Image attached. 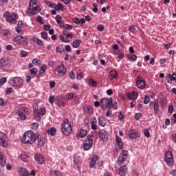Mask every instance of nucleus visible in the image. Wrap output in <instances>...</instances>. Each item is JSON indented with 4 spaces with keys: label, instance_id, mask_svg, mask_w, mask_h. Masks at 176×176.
<instances>
[{
    "label": "nucleus",
    "instance_id": "nucleus-44",
    "mask_svg": "<svg viewBox=\"0 0 176 176\" xmlns=\"http://www.w3.org/2000/svg\"><path fill=\"white\" fill-rule=\"evenodd\" d=\"M50 174H51V175H53V174H55V175L56 176H63L61 173H60V171L58 170H50Z\"/></svg>",
    "mask_w": 176,
    "mask_h": 176
},
{
    "label": "nucleus",
    "instance_id": "nucleus-25",
    "mask_svg": "<svg viewBox=\"0 0 176 176\" xmlns=\"http://www.w3.org/2000/svg\"><path fill=\"white\" fill-rule=\"evenodd\" d=\"M86 135H87V130L81 129L78 131L76 137L77 138H83Z\"/></svg>",
    "mask_w": 176,
    "mask_h": 176
},
{
    "label": "nucleus",
    "instance_id": "nucleus-56",
    "mask_svg": "<svg viewBox=\"0 0 176 176\" xmlns=\"http://www.w3.org/2000/svg\"><path fill=\"white\" fill-rule=\"evenodd\" d=\"M20 54H21V57H27V56H28V52L24 51V50H22L20 52Z\"/></svg>",
    "mask_w": 176,
    "mask_h": 176
},
{
    "label": "nucleus",
    "instance_id": "nucleus-22",
    "mask_svg": "<svg viewBox=\"0 0 176 176\" xmlns=\"http://www.w3.org/2000/svg\"><path fill=\"white\" fill-rule=\"evenodd\" d=\"M34 159L36 163H38V164H43V163H45V158L41 154H36L34 156Z\"/></svg>",
    "mask_w": 176,
    "mask_h": 176
},
{
    "label": "nucleus",
    "instance_id": "nucleus-49",
    "mask_svg": "<svg viewBox=\"0 0 176 176\" xmlns=\"http://www.w3.org/2000/svg\"><path fill=\"white\" fill-rule=\"evenodd\" d=\"M32 64H34V65H41V60L39 59H36V58H34L32 60Z\"/></svg>",
    "mask_w": 176,
    "mask_h": 176
},
{
    "label": "nucleus",
    "instance_id": "nucleus-54",
    "mask_svg": "<svg viewBox=\"0 0 176 176\" xmlns=\"http://www.w3.org/2000/svg\"><path fill=\"white\" fill-rule=\"evenodd\" d=\"M76 76L75 75V72H74V71H71L69 74V78L72 80H74V79H75Z\"/></svg>",
    "mask_w": 176,
    "mask_h": 176
},
{
    "label": "nucleus",
    "instance_id": "nucleus-20",
    "mask_svg": "<svg viewBox=\"0 0 176 176\" xmlns=\"http://www.w3.org/2000/svg\"><path fill=\"white\" fill-rule=\"evenodd\" d=\"M153 104L154 113H155V115H157V113H159V109H160L159 100L155 99L154 102H151L150 103V105H152Z\"/></svg>",
    "mask_w": 176,
    "mask_h": 176
},
{
    "label": "nucleus",
    "instance_id": "nucleus-36",
    "mask_svg": "<svg viewBox=\"0 0 176 176\" xmlns=\"http://www.w3.org/2000/svg\"><path fill=\"white\" fill-rule=\"evenodd\" d=\"M116 76H118V72L116 71H111L109 73V79H115V78H116Z\"/></svg>",
    "mask_w": 176,
    "mask_h": 176
},
{
    "label": "nucleus",
    "instance_id": "nucleus-11",
    "mask_svg": "<svg viewBox=\"0 0 176 176\" xmlns=\"http://www.w3.org/2000/svg\"><path fill=\"white\" fill-rule=\"evenodd\" d=\"M164 162L168 166H173L174 164V158L173 157V153L168 151L164 155Z\"/></svg>",
    "mask_w": 176,
    "mask_h": 176
},
{
    "label": "nucleus",
    "instance_id": "nucleus-1",
    "mask_svg": "<svg viewBox=\"0 0 176 176\" xmlns=\"http://www.w3.org/2000/svg\"><path fill=\"white\" fill-rule=\"evenodd\" d=\"M60 131L64 135H70L72 133V124L68 118H65L60 126Z\"/></svg>",
    "mask_w": 176,
    "mask_h": 176
},
{
    "label": "nucleus",
    "instance_id": "nucleus-47",
    "mask_svg": "<svg viewBox=\"0 0 176 176\" xmlns=\"http://www.w3.org/2000/svg\"><path fill=\"white\" fill-rule=\"evenodd\" d=\"M150 102H151V98L148 96L146 95L144 96V104L146 105L147 104H149Z\"/></svg>",
    "mask_w": 176,
    "mask_h": 176
},
{
    "label": "nucleus",
    "instance_id": "nucleus-43",
    "mask_svg": "<svg viewBox=\"0 0 176 176\" xmlns=\"http://www.w3.org/2000/svg\"><path fill=\"white\" fill-rule=\"evenodd\" d=\"M59 38L63 43H69V39L68 38H65L63 35H60Z\"/></svg>",
    "mask_w": 176,
    "mask_h": 176
},
{
    "label": "nucleus",
    "instance_id": "nucleus-48",
    "mask_svg": "<svg viewBox=\"0 0 176 176\" xmlns=\"http://www.w3.org/2000/svg\"><path fill=\"white\" fill-rule=\"evenodd\" d=\"M75 98V93L71 92L69 94H67V100H74V98Z\"/></svg>",
    "mask_w": 176,
    "mask_h": 176
},
{
    "label": "nucleus",
    "instance_id": "nucleus-32",
    "mask_svg": "<svg viewBox=\"0 0 176 176\" xmlns=\"http://www.w3.org/2000/svg\"><path fill=\"white\" fill-rule=\"evenodd\" d=\"M80 43H82V40H80V39L75 40L72 43V46L74 49H78V47H79L80 46Z\"/></svg>",
    "mask_w": 176,
    "mask_h": 176
},
{
    "label": "nucleus",
    "instance_id": "nucleus-38",
    "mask_svg": "<svg viewBox=\"0 0 176 176\" xmlns=\"http://www.w3.org/2000/svg\"><path fill=\"white\" fill-rule=\"evenodd\" d=\"M88 85L91 87H96V86H97V81L95 80L94 78H89Z\"/></svg>",
    "mask_w": 176,
    "mask_h": 176
},
{
    "label": "nucleus",
    "instance_id": "nucleus-63",
    "mask_svg": "<svg viewBox=\"0 0 176 176\" xmlns=\"http://www.w3.org/2000/svg\"><path fill=\"white\" fill-rule=\"evenodd\" d=\"M37 21L40 23V24H43V18L42 16H39L37 17Z\"/></svg>",
    "mask_w": 176,
    "mask_h": 176
},
{
    "label": "nucleus",
    "instance_id": "nucleus-19",
    "mask_svg": "<svg viewBox=\"0 0 176 176\" xmlns=\"http://www.w3.org/2000/svg\"><path fill=\"white\" fill-rule=\"evenodd\" d=\"M55 71H57L58 74H60V75L62 76H64V75L67 74V69L63 64L58 65V67L55 69Z\"/></svg>",
    "mask_w": 176,
    "mask_h": 176
},
{
    "label": "nucleus",
    "instance_id": "nucleus-10",
    "mask_svg": "<svg viewBox=\"0 0 176 176\" xmlns=\"http://www.w3.org/2000/svg\"><path fill=\"white\" fill-rule=\"evenodd\" d=\"M23 80L20 77H12L9 79L8 84L10 86H12L13 87H17V86H20L21 85Z\"/></svg>",
    "mask_w": 176,
    "mask_h": 176
},
{
    "label": "nucleus",
    "instance_id": "nucleus-64",
    "mask_svg": "<svg viewBox=\"0 0 176 176\" xmlns=\"http://www.w3.org/2000/svg\"><path fill=\"white\" fill-rule=\"evenodd\" d=\"M10 93H13V88L12 87H8L6 89V94H10Z\"/></svg>",
    "mask_w": 176,
    "mask_h": 176
},
{
    "label": "nucleus",
    "instance_id": "nucleus-15",
    "mask_svg": "<svg viewBox=\"0 0 176 176\" xmlns=\"http://www.w3.org/2000/svg\"><path fill=\"white\" fill-rule=\"evenodd\" d=\"M128 137L130 140H135L140 137V132L137 129H130L128 132Z\"/></svg>",
    "mask_w": 176,
    "mask_h": 176
},
{
    "label": "nucleus",
    "instance_id": "nucleus-2",
    "mask_svg": "<svg viewBox=\"0 0 176 176\" xmlns=\"http://www.w3.org/2000/svg\"><path fill=\"white\" fill-rule=\"evenodd\" d=\"M38 9L39 6H38L36 0H31L29 3V6L26 10V13L29 17H32V16H35V14L38 13Z\"/></svg>",
    "mask_w": 176,
    "mask_h": 176
},
{
    "label": "nucleus",
    "instance_id": "nucleus-28",
    "mask_svg": "<svg viewBox=\"0 0 176 176\" xmlns=\"http://www.w3.org/2000/svg\"><path fill=\"white\" fill-rule=\"evenodd\" d=\"M72 28H74V26L69 24H65V30L63 32V35H67V33L69 32V31H72Z\"/></svg>",
    "mask_w": 176,
    "mask_h": 176
},
{
    "label": "nucleus",
    "instance_id": "nucleus-21",
    "mask_svg": "<svg viewBox=\"0 0 176 176\" xmlns=\"http://www.w3.org/2000/svg\"><path fill=\"white\" fill-rule=\"evenodd\" d=\"M99 138L102 141H105V140H108V133L105 130H100L99 131Z\"/></svg>",
    "mask_w": 176,
    "mask_h": 176
},
{
    "label": "nucleus",
    "instance_id": "nucleus-6",
    "mask_svg": "<svg viewBox=\"0 0 176 176\" xmlns=\"http://www.w3.org/2000/svg\"><path fill=\"white\" fill-rule=\"evenodd\" d=\"M46 113V108L41 107L40 109L34 108V111H33V116L35 120L39 122L41 120V117L43 116Z\"/></svg>",
    "mask_w": 176,
    "mask_h": 176
},
{
    "label": "nucleus",
    "instance_id": "nucleus-60",
    "mask_svg": "<svg viewBox=\"0 0 176 176\" xmlns=\"http://www.w3.org/2000/svg\"><path fill=\"white\" fill-rule=\"evenodd\" d=\"M123 119H124V116H123V114L122 113V111H120L118 115V120L122 122V120H123Z\"/></svg>",
    "mask_w": 176,
    "mask_h": 176
},
{
    "label": "nucleus",
    "instance_id": "nucleus-50",
    "mask_svg": "<svg viewBox=\"0 0 176 176\" xmlns=\"http://www.w3.org/2000/svg\"><path fill=\"white\" fill-rule=\"evenodd\" d=\"M55 100L56 98L54 97V96H50L48 98V102H50V104H54Z\"/></svg>",
    "mask_w": 176,
    "mask_h": 176
},
{
    "label": "nucleus",
    "instance_id": "nucleus-35",
    "mask_svg": "<svg viewBox=\"0 0 176 176\" xmlns=\"http://www.w3.org/2000/svg\"><path fill=\"white\" fill-rule=\"evenodd\" d=\"M57 131V129H56V127H52V128H49L47 129V134H49V135H54V134H56V131Z\"/></svg>",
    "mask_w": 176,
    "mask_h": 176
},
{
    "label": "nucleus",
    "instance_id": "nucleus-12",
    "mask_svg": "<svg viewBox=\"0 0 176 176\" xmlns=\"http://www.w3.org/2000/svg\"><path fill=\"white\" fill-rule=\"evenodd\" d=\"M37 142H38V146L39 148H42L46 144V135L44 133H40L38 134L37 137Z\"/></svg>",
    "mask_w": 176,
    "mask_h": 176
},
{
    "label": "nucleus",
    "instance_id": "nucleus-55",
    "mask_svg": "<svg viewBox=\"0 0 176 176\" xmlns=\"http://www.w3.org/2000/svg\"><path fill=\"white\" fill-rule=\"evenodd\" d=\"M15 31L17 32V34H23V30L20 26H16L15 28Z\"/></svg>",
    "mask_w": 176,
    "mask_h": 176
},
{
    "label": "nucleus",
    "instance_id": "nucleus-24",
    "mask_svg": "<svg viewBox=\"0 0 176 176\" xmlns=\"http://www.w3.org/2000/svg\"><path fill=\"white\" fill-rule=\"evenodd\" d=\"M116 142L117 144V146L119 147V149H123V145L124 144V143H123V140H122V138H120L119 135H116Z\"/></svg>",
    "mask_w": 176,
    "mask_h": 176
},
{
    "label": "nucleus",
    "instance_id": "nucleus-61",
    "mask_svg": "<svg viewBox=\"0 0 176 176\" xmlns=\"http://www.w3.org/2000/svg\"><path fill=\"white\" fill-rule=\"evenodd\" d=\"M77 80H82L83 79V73H80V74H78L76 76Z\"/></svg>",
    "mask_w": 176,
    "mask_h": 176
},
{
    "label": "nucleus",
    "instance_id": "nucleus-7",
    "mask_svg": "<svg viewBox=\"0 0 176 176\" xmlns=\"http://www.w3.org/2000/svg\"><path fill=\"white\" fill-rule=\"evenodd\" d=\"M13 42L14 43H16V45H23L25 46H27L28 45V39L27 37H24L21 35H18L13 38Z\"/></svg>",
    "mask_w": 176,
    "mask_h": 176
},
{
    "label": "nucleus",
    "instance_id": "nucleus-3",
    "mask_svg": "<svg viewBox=\"0 0 176 176\" xmlns=\"http://www.w3.org/2000/svg\"><path fill=\"white\" fill-rule=\"evenodd\" d=\"M36 140V136L32 131H28L23 133L22 142L24 144H34Z\"/></svg>",
    "mask_w": 176,
    "mask_h": 176
},
{
    "label": "nucleus",
    "instance_id": "nucleus-62",
    "mask_svg": "<svg viewBox=\"0 0 176 176\" xmlns=\"http://www.w3.org/2000/svg\"><path fill=\"white\" fill-rule=\"evenodd\" d=\"M6 78L3 77V78H1L0 79V85H5V83H6Z\"/></svg>",
    "mask_w": 176,
    "mask_h": 176
},
{
    "label": "nucleus",
    "instance_id": "nucleus-34",
    "mask_svg": "<svg viewBox=\"0 0 176 176\" xmlns=\"http://www.w3.org/2000/svg\"><path fill=\"white\" fill-rule=\"evenodd\" d=\"M32 41L38 46H43V41L39 39L38 38L34 37L32 38Z\"/></svg>",
    "mask_w": 176,
    "mask_h": 176
},
{
    "label": "nucleus",
    "instance_id": "nucleus-18",
    "mask_svg": "<svg viewBox=\"0 0 176 176\" xmlns=\"http://www.w3.org/2000/svg\"><path fill=\"white\" fill-rule=\"evenodd\" d=\"M98 159H100V157H98V155H95L89 159L90 168H94L96 164H97V161L98 160Z\"/></svg>",
    "mask_w": 176,
    "mask_h": 176
},
{
    "label": "nucleus",
    "instance_id": "nucleus-41",
    "mask_svg": "<svg viewBox=\"0 0 176 176\" xmlns=\"http://www.w3.org/2000/svg\"><path fill=\"white\" fill-rule=\"evenodd\" d=\"M128 59L129 61H137V56L135 54H128Z\"/></svg>",
    "mask_w": 176,
    "mask_h": 176
},
{
    "label": "nucleus",
    "instance_id": "nucleus-29",
    "mask_svg": "<svg viewBox=\"0 0 176 176\" xmlns=\"http://www.w3.org/2000/svg\"><path fill=\"white\" fill-rule=\"evenodd\" d=\"M91 128L92 130H97V118L96 117L91 120Z\"/></svg>",
    "mask_w": 176,
    "mask_h": 176
},
{
    "label": "nucleus",
    "instance_id": "nucleus-27",
    "mask_svg": "<svg viewBox=\"0 0 176 176\" xmlns=\"http://www.w3.org/2000/svg\"><path fill=\"white\" fill-rule=\"evenodd\" d=\"M126 97H128V98H129V100H137L138 97V93L133 91L132 93H128L126 94Z\"/></svg>",
    "mask_w": 176,
    "mask_h": 176
},
{
    "label": "nucleus",
    "instance_id": "nucleus-33",
    "mask_svg": "<svg viewBox=\"0 0 176 176\" xmlns=\"http://www.w3.org/2000/svg\"><path fill=\"white\" fill-rule=\"evenodd\" d=\"M79 164H80L79 157L74 156V166L75 167V168H78V170H79Z\"/></svg>",
    "mask_w": 176,
    "mask_h": 176
},
{
    "label": "nucleus",
    "instance_id": "nucleus-16",
    "mask_svg": "<svg viewBox=\"0 0 176 176\" xmlns=\"http://www.w3.org/2000/svg\"><path fill=\"white\" fill-rule=\"evenodd\" d=\"M8 136L3 132H0V146H8Z\"/></svg>",
    "mask_w": 176,
    "mask_h": 176
},
{
    "label": "nucleus",
    "instance_id": "nucleus-37",
    "mask_svg": "<svg viewBox=\"0 0 176 176\" xmlns=\"http://www.w3.org/2000/svg\"><path fill=\"white\" fill-rule=\"evenodd\" d=\"M19 157L23 160V162H28V159H30V157L27 155L25 153H22Z\"/></svg>",
    "mask_w": 176,
    "mask_h": 176
},
{
    "label": "nucleus",
    "instance_id": "nucleus-53",
    "mask_svg": "<svg viewBox=\"0 0 176 176\" xmlns=\"http://www.w3.org/2000/svg\"><path fill=\"white\" fill-rule=\"evenodd\" d=\"M144 134L147 138H149V137H151V133H149V130H148V129L144 130Z\"/></svg>",
    "mask_w": 176,
    "mask_h": 176
},
{
    "label": "nucleus",
    "instance_id": "nucleus-4",
    "mask_svg": "<svg viewBox=\"0 0 176 176\" xmlns=\"http://www.w3.org/2000/svg\"><path fill=\"white\" fill-rule=\"evenodd\" d=\"M3 17L6 19L7 23L9 24H16L17 23V19L19 18V15L17 14L12 13L9 12H6L3 14Z\"/></svg>",
    "mask_w": 176,
    "mask_h": 176
},
{
    "label": "nucleus",
    "instance_id": "nucleus-31",
    "mask_svg": "<svg viewBox=\"0 0 176 176\" xmlns=\"http://www.w3.org/2000/svg\"><path fill=\"white\" fill-rule=\"evenodd\" d=\"M98 123L102 127H105L107 123L105 122V118L102 116H99L98 118Z\"/></svg>",
    "mask_w": 176,
    "mask_h": 176
},
{
    "label": "nucleus",
    "instance_id": "nucleus-45",
    "mask_svg": "<svg viewBox=\"0 0 176 176\" xmlns=\"http://www.w3.org/2000/svg\"><path fill=\"white\" fill-rule=\"evenodd\" d=\"M56 53H63V52H65V50H64V47H63V46L59 45L56 47Z\"/></svg>",
    "mask_w": 176,
    "mask_h": 176
},
{
    "label": "nucleus",
    "instance_id": "nucleus-39",
    "mask_svg": "<svg viewBox=\"0 0 176 176\" xmlns=\"http://www.w3.org/2000/svg\"><path fill=\"white\" fill-rule=\"evenodd\" d=\"M30 72V75L31 76H32V78H35V75H36V74H38V69H36V67H33L30 69H29Z\"/></svg>",
    "mask_w": 176,
    "mask_h": 176
},
{
    "label": "nucleus",
    "instance_id": "nucleus-9",
    "mask_svg": "<svg viewBox=\"0 0 176 176\" xmlns=\"http://www.w3.org/2000/svg\"><path fill=\"white\" fill-rule=\"evenodd\" d=\"M113 102V99L112 98H103L100 99V107L103 111H105L107 108H108V105H111Z\"/></svg>",
    "mask_w": 176,
    "mask_h": 176
},
{
    "label": "nucleus",
    "instance_id": "nucleus-14",
    "mask_svg": "<svg viewBox=\"0 0 176 176\" xmlns=\"http://www.w3.org/2000/svg\"><path fill=\"white\" fill-rule=\"evenodd\" d=\"M9 68V60L5 58H0V70L5 72Z\"/></svg>",
    "mask_w": 176,
    "mask_h": 176
},
{
    "label": "nucleus",
    "instance_id": "nucleus-57",
    "mask_svg": "<svg viewBox=\"0 0 176 176\" xmlns=\"http://www.w3.org/2000/svg\"><path fill=\"white\" fill-rule=\"evenodd\" d=\"M41 34V38L43 39H47V32H42Z\"/></svg>",
    "mask_w": 176,
    "mask_h": 176
},
{
    "label": "nucleus",
    "instance_id": "nucleus-13",
    "mask_svg": "<svg viewBox=\"0 0 176 176\" xmlns=\"http://www.w3.org/2000/svg\"><path fill=\"white\" fill-rule=\"evenodd\" d=\"M129 151H123L122 155H120L117 160V164L118 166H122L123 162H126V159H127Z\"/></svg>",
    "mask_w": 176,
    "mask_h": 176
},
{
    "label": "nucleus",
    "instance_id": "nucleus-17",
    "mask_svg": "<svg viewBox=\"0 0 176 176\" xmlns=\"http://www.w3.org/2000/svg\"><path fill=\"white\" fill-rule=\"evenodd\" d=\"M136 86L138 89H140V90H144L145 89V81L144 78L141 77H138L136 78Z\"/></svg>",
    "mask_w": 176,
    "mask_h": 176
},
{
    "label": "nucleus",
    "instance_id": "nucleus-42",
    "mask_svg": "<svg viewBox=\"0 0 176 176\" xmlns=\"http://www.w3.org/2000/svg\"><path fill=\"white\" fill-rule=\"evenodd\" d=\"M63 4L58 3L57 5L55 4V7H54V9H55V10H57V12H59V10H63Z\"/></svg>",
    "mask_w": 176,
    "mask_h": 176
},
{
    "label": "nucleus",
    "instance_id": "nucleus-23",
    "mask_svg": "<svg viewBox=\"0 0 176 176\" xmlns=\"http://www.w3.org/2000/svg\"><path fill=\"white\" fill-rule=\"evenodd\" d=\"M0 166L1 167L6 166V156L2 152H0Z\"/></svg>",
    "mask_w": 176,
    "mask_h": 176
},
{
    "label": "nucleus",
    "instance_id": "nucleus-8",
    "mask_svg": "<svg viewBox=\"0 0 176 176\" xmlns=\"http://www.w3.org/2000/svg\"><path fill=\"white\" fill-rule=\"evenodd\" d=\"M27 113H28L27 109H25L24 107H21V108L19 109L16 111V114L19 116L17 118V119L19 120H25L27 119Z\"/></svg>",
    "mask_w": 176,
    "mask_h": 176
},
{
    "label": "nucleus",
    "instance_id": "nucleus-30",
    "mask_svg": "<svg viewBox=\"0 0 176 176\" xmlns=\"http://www.w3.org/2000/svg\"><path fill=\"white\" fill-rule=\"evenodd\" d=\"M18 171L19 174L23 176H26V175H28V174H30L28 173V170H27V168H18Z\"/></svg>",
    "mask_w": 176,
    "mask_h": 176
},
{
    "label": "nucleus",
    "instance_id": "nucleus-58",
    "mask_svg": "<svg viewBox=\"0 0 176 176\" xmlns=\"http://www.w3.org/2000/svg\"><path fill=\"white\" fill-rule=\"evenodd\" d=\"M87 111L89 115H91V113L94 112V109H93V108L90 107H87Z\"/></svg>",
    "mask_w": 176,
    "mask_h": 176
},
{
    "label": "nucleus",
    "instance_id": "nucleus-59",
    "mask_svg": "<svg viewBox=\"0 0 176 176\" xmlns=\"http://www.w3.org/2000/svg\"><path fill=\"white\" fill-rule=\"evenodd\" d=\"M129 31H130V32H135L137 31V29H135V26L131 25V27H129Z\"/></svg>",
    "mask_w": 176,
    "mask_h": 176
},
{
    "label": "nucleus",
    "instance_id": "nucleus-51",
    "mask_svg": "<svg viewBox=\"0 0 176 176\" xmlns=\"http://www.w3.org/2000/svg\"><path fill=\"white\" fill-rule=\"evenodd\" d=\"M38 127H39V124H38V122H33L32 124L31 129L32 130H36V129H38Z\"/></svg>",
    "mask_w": 176,
    "mask_h": 176
},
{
    "label": "nucleus",
    "instance_id": "nucleus-52",
    "mask_svg": "<svg viewBox=\"0 0 176 176\" xmlns=\"http://www.w3.org/2000/svg\"><path fill=\"white\" fill-rule=\"evenodd\" d=\"M166 82H167V83H170V84L172 83V82H173V76L170 74H169L168 75L167 78H166Z\"/></svg>",
    "mask_w": 176,
    "mask_h": 176
},
{
    "label": "nucleus",
    "instance_id": "nucleus-5",
    "mask_svg": "<svg viewBox=\"0 0 176 176\" xmlns=\"http://www.w3.org/2000/svg\"><path fill=\"white\" fill-rule=\"evenodd\" d=\"M94 137V135L93 134V133H91L87 135V138L84 140L83 145H82V148L84 151H89L91 149V146H93Z\"/></svg>",
    "mask_w": 176,
    "mask_h": 176
},
{
    "label": "nucleus",
    "instance_id": "nucleus-40",
    "mask_svg": "<svg viewBox=\"0 0 176 176\" xmlns=\"http://www.w3.org/2000/svg\"><path fill=\"white\" fill-rule=\"evenodd\" d=\"M47 69V65H43L41 66L38 72L41 74H45V72H46Z\"/></svg>",
    "mask_w": 176,
    "mask_h": 176
},
{
    "label": "nucleus",
    "instance_id": "nucleus-46",
    "mask_svg": "<svg viewBox=\"0 0 176 176\" xmlns=\"http://www.w3.org/2000/svg\"><path fill=\"white\" fill-rule=\"evenodd\" d=\"M45 4L47 6H48V8H52V9H54L56 6V3H52V2L47 1H45Z\"/></svg>",
    "mask_w": 176,
    "mask_h": 176
},
{
    "label": "nucleus",
    "instance_id": "nucleus-26",
    "mask_svg": "<svg viewBox=\"0 0 176 176\" xmlns=\"http://www.w3.org/2000/svg\"><path fill=\"white\" fill-rule=\"evenodd\" d=\"M119 175L120 176H126V174H127V166H122L120 167L119 170Z\"/></svg>",
    "mask_w": 176,
    "mask_h": 176
}]
</instances>
